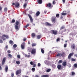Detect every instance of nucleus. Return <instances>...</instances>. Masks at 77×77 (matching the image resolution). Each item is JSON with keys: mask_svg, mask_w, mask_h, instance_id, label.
<instances>
[{"mask_svg": "<svg viewBox=\"0 0 77 77\" xmlns=\"http://www.w3.org/2000/svg\"><path fill=\"white\" fill-rule=\"evenodd\" d=\"M51 71V69H49L46 70L47 72H50Z\"/></svg>", "mask_w": 77, "mask_h": 77, "instance_id": "obj_36", "label": "nucleus"}, {"mask_svg": "<svg viewBox=\"0 0 77 77\" xmlns=\"http://www.w3.org/2000/svg\"><path fill=\"white\" fill-rule=\"evenodd\" d=\"M5 61H6V58L4 57L2 61V65H5Z\"/></svg>", "mask_w": 77, "mask_h": 77, "instance_id": "obj_13", "label": "nucleus"}, {"mask_svg": "<svg viewBox=\"0 0 77 77\" xmlns=\"http://www.w3.org/2000/svg\"><path fill=\"white\" fill-rule=\"evenodd\" d=\"M3 41H2V40H0V43H3Z\"/></svg>", "mask_w": 77, "mask_h": 77, "instance_id": "obj_58", "label": "nucleus"}, {"mask_svg": "<svg viewBox=\"0 0 77 77\" xmlns=\"http://www.w3.org/2000/svg\"><path fill=\"white\" fill-rule=\"evenodd\" d=\"M8 53H11V51L10 50H8L7 51Z\"/></svg>", "mask_w": 77, "mask_h": 77, "instance_id": "obj_57", "label": "nucleus"}, {"mask_svg": "<svg viewBox=\"0 0 77 77\" xmlns=\"http://www.w3.org/2000/svg\"><path fill=\"white\" fill-rule=\"evenodd\" d=\"M74 56V57H77V54H75Z\"/></svg>", "mask_w": 77, "mask_h": 77, "instance_id": "obj_54", "label": "nucleus"}, {"mask_svg": "<svg viewBox=\"0 0 77 77\" xmlns=\"http://www.w3.org/2000/svg\"><path fill=\"white\" fill-rule=\"evenodd\" d=\"M22 77H29V76H28L27 75H23Z\"/></svg>", "mask_w": 77, "mask_h": 77, "instance_id": "obj_60", "label": "nucleus"}, {"mask_svg": "<svg viewBox=\"0 0 77 77\" xmlns=\"http://www.w3.org/2000/svg\"><path fill=\"white\" fill-rule=\"evenodd\" d=\"M21 73V70H17L16 72V75H20Z\"/></svg>", "mask_w": 77, "mask_h": 77, "instance_id": "obj_4", "label": "nucleus"}, {"mask_svg": "<svg viewBox=\"0 0 77 77\" xmlns=\"http://www.w3.org/2000/svg\"><path fill=\"white\" fill-rule=\"evenodd\" d=\"M29 24H27V25L25 26H24V27H25V28H27V27H29Z\"/></svg>", "mask_w": 77, "mask_h": 77, "instance_id": "obj_31", "label": "nucleus"}, {"mask_svg": "<svg viewBox=\"0 0 77 77\" xmlns=\"http://www.w3.org/2000/svg\"><path fill=\"white\" fill-rule=\"evenodd\" d=\"M41 38H42V36L41 35H38L37 36V38L38 39H39Z\"/></svg>", "mask_w": 77, "mask_h": 77, "instance_id": "obj_15", "label": "nucleus"}, {"mask_svg": "<svg viewBox=\"0 0 77 77\" xmlns=\"http://www.w3.org/2000/svg\"><path fill=\"white\" fill-rule=\"evenodd\" d=\"M43 75L44 77H49V75Z\"/></svg>", "mask_w": 77, "mask_h": 77, "instance_id": "obj_41", "label": "nucleus"}, {"mask_svg": "<svg viewBox=\"0 0 77 77\" xmlns=\"http://www.w3.org/2000/svg\"><path fill=\"white\" fill-rule=\"evenodd\" d=\"M74 66L75 68H77V64H75L74 65Z\"/></svg>", "mask_w": 77, "mask_h": 77, "instance_id": "obj_46", "label": "nucleus"}, {"mask_svg": "<svg viewBox=\"0 0 77 77\" xmlns=\"http://www.w3.org/2000/svg\"><path fill=\"white\" fill-rule=\"evenodd\" d=\"M17 57L18 58L20 59V55H17Z\"/></svg>", "mask_w": 77, "mask_h": 77, "instance_id": "obj_49", "label": "nucleus"}, {"mask_svg": "<svg viewBox=\"0 0 77 77\" xmlns=\"http://www.w3.org/2000/svg\"><path fill=\"white\" fill-rule=\"evenodd\" d=\"M27 6V3H25L23 5V8H26Z\"/></svg>", "mask_w": 77, "mask_h": 77, "instance_id": "obj_28", "label": "nucleus"}, {"mask_svg": "<svg viewBox=\"0 0 77 77\" xmlns=\"http://www.w3.org/2000/svg\"><path fill=\"white\" fill-rule=\"evenodd\" d=\"M16 63L17 64V65H20V61H16Z\"/></svg>", "mask_w": 77, "mask_h": 77, "instance_id": "obj_35", "label": "nucleus"}, {"mask_svg": "<svg viewBox=\"0 0 77 77\" xmlns=\"http://www.w3.org/2000/svg\"><path fill=\"white\" fill-rule=\"evenodd\" d=\"M41 51L43 54L44 53V50L43 48L41 49Z\"/></svg>", "mask_w": 77, "mask_h": 77, "instance_id": "obj_26", "label": "nucleus"}, {"mask_svg": "<svg viewBox=\"0 0 77 77\" xmlns=\"http://www.w3.org/2000/svg\"><path fill=\"white\" fill-rule=\"evenodd\" d=\"M9 43L10 44H14V42H13V41H12V40H10L9 41Z\"/></svg>", "mask_w": 77, "mask_h": 77, "instance_id": "obj_24", "label": "nucleus"}, {"mask_svg": "<svg viewBox=\"0 0 77 77\" xmlns=\"http://www.w3.org/2000/svg\"><path fill=\"white\" fill-rule=\"evenodd\" d=\"M60 41V38H58L57 39V42H58V41Z\"/></svg>", "mask_w": 77, "mask_h": 77, "instance_id": "obj_50", "label": "nucleus"}, {"mask_svg": "<svg viewBox=\"0 0 77 77\" xmlns=\"http://www.w3.org/2000/svg\"><path fill=\"white\" fill-rule=\"evenodd\" d=\"M26 40H27V38H24L23 39V42H25V41H26Z\"/></svg>", "mask_w": 77, "mask_h": 77, "instance_id": "obj_43", "label": "nucleus"}, {"mask_svg": "<svg viewBox=\"0 0 77 77\" xmlns=\"http://www.w3.org/2000/svg\"><path fill=\"white\" fill-rule=\"evenodd\" d=\"M26 45V43L25 42L22 43L21 45V47L23 50L25 48V45Z\"/></svg>", "mask_w": 77, "mask_h": 77, "instance_id": "obj_5", "label": "nucleus"}, {"mask_svg": "<svg viewBox=\"0 0 77 77\" xmlns=\"http://www.w3.org/2000/svg\"><path fill=\"white\" fill-rule=\"evenodd\" d=\"M56 17L57 18H59V14H57L56 15Z\"/></svg>", "mask_w": 77, "mask_h": 77, "instance_id": "obj_40", "label": "nucleus"}, {"mask_svg": "<svg viewBox=\"0 0 77 77\" xmlns=\"http://www.w3.org/2000/svg\"><path fill=\"white\" fill-rule=\"evenodd\" d=\"M5 38H7V39H9V36H8V35H5V34L3 35H2V39H3V40L4 41H5V38H5Z\"/></svg>", "mask_w": 77, "mask_h": 77, "instance_id": "obj_3", "label": "nucleus"}, {"mask_svg": "<svg viewBox=\"0 0 77 77\" xmlns=\"http://www.w3.org/2000/svg\"><path fill=\"white\" fill-rule=\"evenodd\" d=\"M74 55V53L72 52L69 54L68 56V59H70L71 57Z\"/></svg>", "mask_w": 77, "mask_h": 77, "instance_id": "obj_10", "label": "nucleus"}, {"mask_svg": "<svg viewBox=\"0 0 77 77\" xmlns=\"http://www.w3.org/2000/svg\"><path fill=\"white\" fill-rule=\"evenodd\" d=\"M28 54L29 55H25V57H30V53H29Z\"/></svg>", "mask_w": 77, "mask_h": 77, "instance_id": "obj_23", "label": "nucleus"}, {"mask_svg": "<svg viewBox=\"0 0 77 77\" xmlns=\"http://www.w3.org/2000/svg\"><path fill=\"white\" fill-rule=\"evenodd\" d=\"M46 5L48 7V8H50V7H51V3H49L48 4H46Z\"/></svg>", "mask_w": 77, "mask_h": 77, "instance_id": "obj_19", "label": "nucleus"}, {"mask_svg": "<svg viewBox=\"0 0 77 77\" xmlns=\"http://www.w3.org/2000/svg\"><path fill=\"white\" fill-rule=\"evenodd\" d=\"M54 35H56L57 34V31L56 30H51Z\"/></svg>", "mask_w": 77, "mask_h": 77, "instance_id": "obj_6", "label": "nucleus"}, {"mask_svg": "<svg viewBox=\"0 0 77 77\" xmlns=\"http://www.w3.org/2000/svg\"><path fill=\"white\" fill-rule=\"evenodd\" d=\"M8 57H12V55L11 54H8Z\"/></svg>", "mask_w": 77, "mask_h": 77, "instance_id": "obj_32", "label": "nucleus"}, {"mask_svg": "<svg viewBox=\"0 0 77 77\" xmlns=\"http://www.w3.org/2000/svg\"><path fill=\"white\" fill-rule=\"evenodd\" d=\"M48 61L47 60L45 61V64H47V63H48Z\"/></svg>", "mask_w": 77, "mask_h": 77, "instance_id": "obj_48", "label": "nucleus"}, {"mask_svg": "<svg viewBox=\"0 0 77 77\" xmlns=\"http://www.w3.org/2000/svg\"><path fill=\"white\" fill-rule=\"evenodd\" d=\"M66 47H67V44L66 43L64 44V47L66 48Z\"/></svg>", "mask_w": 77, "mask_h": 77, "instance_id": "obj_42", "label": "nucleus"}, {"mask_svg": "<svg viewBox=\"0 0 77 77\" xmlns=\"http://www.w3.org/2000/svg\"><path fill=\"white\" fill-rule=\"evenodd\" d=\"M40 14V12L39 11H37L35 14V15L36 16H37V17L39 16Z\"/></svg>", "mask_w": 77, "mask_h": 77, "instance_id": "obj_16", "label": "nucleus"}, {"mask_svg": "<svg viewBox=\"0 0 77 77\" xmlns=\"http://www.w3.org/2000/svg\"><path fill=\"white\" fill-rule=\"evenodd\" d=\"M35 35H36V34H35V33H32L31 36L32 38L35 37Z\"/></svg>", "mask_w": 77, "mask_h": 77, "instance_id": "obj_22", "label": "nucleus"}, {"mask_svg": "<svg viewBox=\"0 0 77 77\" xmlns=\"http://www.w3.org/2000/svg\"><path fill=\"white\" fill-rule=\"evenodd\" d=\"M35 45H36V44L32 43V47H35Z\"/></svg>", "mask_w": 77, "mask_h": 77, "instance_id": "obj_39", "label": "nucleus"}, {"mask_svg": "<svg viewBox=\"0 0 77 77\" xmlns=\"http://www.w3.org/2000/svg\"><path fill=\"white\" fill-rule=\"evenodd\" d=\"M12 5H14L16 8H18V7H19V6H20L19 3H18V2H15L14 3H13L12 4Z\"/></svg>", "mask_w": 77, "mask_h": 77, "instance_id": "obj_2", "label": "nucleus"}, {"mask_svg": "<svg viewBox=\"0 0 77 77\" xmlns=\"http://www.w3.org/2000/svg\"><path fill=\"white\" fill-rule=\"evenodd\" d=\"M65 0H62L63 2V3H65Z\"/></svg>", "mask_w": 77, "mask_h": 77, "instance_id": "obj_59", "label": "nucleus"}, {"mask_svg": "<svg viewBox=\"0 0 77 77\" xmlns=\"http://www.w3.org/2000/svg\"><path fill=\"white\" fill-rule=\"evenodd\" d=\"M28 16L29 18L31 23H32L33 22V18H32V16L30 14H28Z\"/></svg>", "mask_w": 77, "mask_h": 77, "instance_id": "obj_9", "label": "nucleus"}, {"mask_svg": "<svg viewBox=\"0 0 77 77\" xmlns=\"http://www.w3.org/2000/svg\"><path fill=\"white\" fill-rule=\"evenodd\" d=\"M30 64L32 65H33V63H34L32 61H31L30 62Z\"/></svg>", "mask_w": 77, "mask_h": 77, "instance_id": "obj_45", "label": "nucleus"}, {"mask_svg": "<svg viewBox=\"0 0 77 77\" xmlns=\"http://www.w3.org/2000/svg\"><path fill=\"white\" fill-rule=\"evenodd\" d=\"M8 66H5V71L6 72H8Z\"/></svg>", "mask_w": 77, "mask_h": 77, "instance_id": "obj_18", "label": "nucleus"}, {"mask_svg": "<svg viewBox=\"0 0 77 77\" xmlns=\"http://www.w3.org/2000/svg\"><path fill=\"white\" fill-rule=\"evenodd\" d=\"M36 49L33 48L32 50L31 53L33 54H36Z\"/></svg>", "mask_w": 77, "mask_h": 77, "instance_id": "obj_8", "label": "nucleus"}, {"mask_svg": "<svg viewBox=\"0 0 77 77\" xmlns=\"http://www.w3.org/2000/svg\"><path fill=\"white\" fill-rule=\"evenodd\" d=\"M5 48H6V49H8V45L6 46Z\"/></svg>", "mask_w": 77, "mask_h": 77, "instance_id": "obj_56", "label": "nucleus"}, {"mask_svg": "<svg viewBox=\"0 0 77 77\" xmlns=\"http://www.w3.org/2000/svg\"><path fill=\"white\" fill-rule=\"evenodd\" d=\"M30 50H31V48H28V51H29V52L31 51Z\"/></svg>", "mask_w": 77, "mask_h": 77, "instance_id": "obj_52", "label": "nucleus"}, {"mask_svg": "<svg viewBox=\"0 0 77 77\" xmlns=\"http://www.w3.org/2000/svg\"><path fill=\"white\" fill-rule=\"evenodd\" d=\"M38 2L39 4H42V0H38Z\"/></svg>", "mask_w": 77, "mask_h": 77, "instance_id": "obj_17", "label": "nucleus"}, {"mask_svg": "<svg viewBox=\"0 0 77 77\" xmlns=\"http://www.w3.org/2000/svg\"><path fill=\"white\" fill-rule=\"evenodd\" d=\"M11 76L12 77H14V73H11Z\"/></svg>", "mask_w": 77, "mask_h": 77, "instance_id": "obj_47", "label": "nucleus"}, {"mask_svg": "<svg viewBox=\"0 0 77 77\" xmlns=\"http://www.w3.org/2000/svg\"><path fill=\"white\" fill-rule=\"evenodd\" d=\"M56 17H52V23H56Z\"/></svg>", "mask_w": 77, "mask_h": 77, "instance_id": "obj_7", "label": "nucleus"}, {"mask_svg": "<svg viewBox=\"0 0 77 77\" xmlns=\"http://www.w3.org/2000/svg\"><path fill=\"white\" fill-rule=\"evenodd\" d=\"M64 54L65 53L64 52L62 53V54L58 53L57 54L56 56L60 57L62 56L63 55H64Z\"/></svg>", "mask_w": 77, "mask_h": 77, "instance_id": "obj_11", "label": "nucleus"}, {"mask_svg": "<svg viewBox=\"0 0 77 77\" xmlns=\"http://www.w3.org/2000/svg\"><path fill=\"white\" fill-rule=\"evenodd\" d=\"M61 66V65H59L57 66V68L58 69H60Z\"/></svg>", "mask_w": 77, "mask_h": 77, "instance_id": "obj_20", "label": "nucleus"}, {"mask_svg": "<svg viewBox=\"0 0 77 77\" xmlns=\"http://www.w3.org/2000/svg\"><path fill=\"white\" fill-rule=\"evenodd\" d=\"M71 60H72V61H75V60H76L72 58H71Z\"/></svg>", "mask_w": 77, "mask_h": 77, "instance_id": "obj_27", "label": "nucleus"}, {"mask_svg": "<svg viewBox=\"0 0 77 77\" xmlns=\"http://www.w3.org/2000/svg\"><path fill=\"white\" fill-rule=\"evenodd\" d=\"M18 24H19V22L17 21L16 22L15 25V29L16 30H18L20 29V28L18 27Z\"/></svg>", "mask_w": 77, "mask_h": 77, "instance_id": "obj_1", "label": "nucleus"}, {"mask_svg": "<svg viewBox=\"0 0 77 77\" xmlns=\"http://www.w3.org/2000/svg\"><path fill=\"white\" fill-rule=\"evenodd\" d=\"M35 77H39V76H38V75H35Z\"/></svg>", "mask_w": 77, "mask_h": 77, "instance_id": "obj_64", "label": "nucleus"}, {"mask_svg": "<svg viewBox=\"0 0 77 77\" xmlns=\"http://www.w3.org/2000/svg\"><path fill=\"white\" fill-rule=\"evenodd\" d=\"M62 63V60H59L58 62V63Z\"/></svg>", "mask_w": 77, "mask_h": 77, "instance_id": "obj_37", "label": "nucleus"}, {"mask_svg": "<svg viewBox=\"0 0 77 77\" xmlns=\"http://www.w3.org/2000/svg\"><path fill=\"white\" fill-rule=\"evenodd\" d=\"M38 66H41V64H40V63H38Z\"/></svg>", "mask_w": 77, "mask_h": 77, "instance_id": "obj_55", "label": "nucleus"}, {"mask_svg": "<svg viewBox=\"0 0 77 77\" xmlns=\"http://www.w3.org/2000/svg\"><path fill=\"white\" fill-rule=\"evenodd\" d=\"M75 74V72H72V75H74Z\"/></svg>", "mask_w": 77, "mask_h": 77, "instance_id": "obj_44", "label": "nucleus"}, {"mask_svg": "<svg viewBox=\"0 0 77 77\" xmlns=\"http://www.w3.org/2000/svg\"><path fill=\"white\" fill-rule=\"evenodd\" d=\"M17 47V45L15 44H14L13 46V48H16Z\"/></svg>", "mask_w": 77, "mask_h": 77, "instance_id": "obj_38", "label": "nucleus"}, {"mask_svg": "<svg viewBox=\"0 0 77 77\" xmlns=\"http://www.w3.org/2000/svg\"><path fill=\"white\" fill-rule=\"evenodd\" d=\"M28 44H30V41L28 42Z\"/></svg>", "mask_w": 77, "mask_h": 77, "instance_id": "obj_63", "label": "nucleus"}, {"mask_svg": "<svg viewBox=\"0 0 77 77\" xmlns=\"http://www.w3.org/2000/svg\"><path fill=\"white\" fill-rule=\"evenodd\" d=\"M45 26H50L51 27H52V26H53V25H52V24H51L50 23L48 22L45 23Z\"/></svg>", "mask_w": 77, "mask_h": 77, "instance_id": "obj_12", "label": "nucleus"}, {"mask_svg": "<svg viewBox=\"0 0 77 77\" xmlns=\"http://www.w3.org/2000/svg\"><path fill=\"white\" fill-rule=\"evenodd\" d=\"M31 70L32 72H35V69L34 68H32Z\"/></svg>", "mask_w": 77, "mask_h": 77, "instance_id": "obj_30", "label": "nucleus"}, {"mask_svg": "<svg viewBox=\"0 0 77 77\" xmlns=\"http://www.w3.org/2000/svg\"><path fill=\"white\" fill-rule=\"evenodd\" d=\"M60 18H61V19H62L63 18V17H62V16H61L60 17Z\"/></svg>", "mask_w": 77, "mask_h": 77, "instance_id": "obj_62", "label": "nucleus"}, {"mask_svg": "<svg viewBox=\"0 0 77 77\" xmlns=\"http://www.w3.org/2000/svg\"><path fill=\"white\" fill-rule=\"evenodd\" d=\"M36 64H33V65L32 66H33V67H34L35 68V67H36Z\"/></svg>", "mask_w": 77, "mask_h": 77, "instance_id": "obj_51", "label": "nucleus"}, {"mask_svg": "<svg viewBox=\"0 0 77 77\" xmlns=\"http://www.w3.org/2000/svg\"><path fill=\"white\" fill-rule=\"evenodd\" d=\"M4 11L5 12H7L8 11V8H4Z\"/></svg>", "mask_w": 77, "mask_h": 77, "instance_id": "obj_33", "label": "nucleus"}, {"mask_svg": "<svg viewBox=\"0 0 77 77\" xmlns=\"http://www.w3.org/2000/svg\"><path fill=\"white\" fill-rule=\"evenodd\" d=\"M2 68L1 66H0V70H2Z\"/></svg>", "mask_w": 77, "mask_h": 77, "instance_id": "obj_61", "label": "nucleus"}, {"mask_svg": "<svg viewBox=\"0 0 77 77\" xmlns=\"http://www.w3.org/2000/svg\"><path fill=\"white\" fill-rule=\"evenodd\" d=\"M62 65L63 66H66V62L65 61H64L62 63Z\"/></svg>", "mask_w": 77, "mask_h": 77, "instance_id": "obj_21", "label": "nucleus"}, {"mask_svg": "<svg viewBox=\"0 0 77 77\" xmlns=\"http://www.w3.org/2000/svg\"><path fill=\"white\" fill-rule=\"evenodd\" d=\"M62 15H64V16L66 15L67 14L65 13H62L61 14Z\"/></svg>", "mask_w": 77, "mask_h": 77, "instance_id": "obj_25", "label": "nucleus"}, {"mask_svg": "<svg viewBox=\"0 0 77 77\" xmlns=\"http://www.w3.org/2000/svg\"><path fill=\"white\" fill-rule=\"evenodd\" d=\"M75 45L73 44L72 45H71V48L72 49H75Z\"/></svg>", "mask_w": 77, "mask_h": 77, "instance_id": "obj_14", "label": "nucleus"}, {"mask_svg": "<svg viewBox=\"0 0 77 77\" xmlns=\"http://www.w3.org/2000/svg\"><path fill=\"white\" fill-rule=\"evenodd\" d=\"M55 3H56V2H55V1H53V5H54Z\"/></svg>", "mask_w": 77, "mask_h": 77, "instance_id": "obj_53", "label": "nucleus"}, {"mask_svg": "<svg viewBox=\"0 0 77 77\" xmlns=\"http://www.w3.org/2000/svg\"><path fill=\"white\" fill-rule=\"evenodd\" d=\"M15 22V20L14 19H13L11 22V23H14Z\"/></svg>", "mask_w": 77, "mask_h": 77, "instance_id": "obj_29", "label": "nucleus"}, {"mask_svg": "<svg viewBox=\"0 0 77 77\" xmlns=\"http://www.w3.org/2000/svg\"><path fill=\"white\" fill-rule=\"evenodd\" d=\"M65 29V26H62V27H61L60 30H62V29Z\"/></svg>", "mask_w": 77, "mask_h": 77, "instance_id": "obj_34", "label": "nucleus"}]
</instances>
